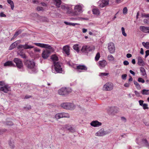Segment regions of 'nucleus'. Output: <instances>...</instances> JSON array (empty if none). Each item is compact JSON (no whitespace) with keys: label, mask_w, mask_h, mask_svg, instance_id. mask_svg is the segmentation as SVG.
<instances>
[{"label":"nucleus","mask_w":149,"mask_h":149,"mask_svg":"<svg viewBox=\"0 0 149 149\" xmlns=\"http://www.w3.org/2000/svg\"><path fill=\"white\" fill-rule=\"evenodd\" d=\"M95 49V47L93 46H90L84 45L82 46L81 51L84 54H87L89 52L94 50Z\"/></svg>","instance_id":"1"},{"label":"nucleus","mask_w":149,"mask_h":149,"mask_svg":"<svg viewBox=\"0 0 149 149\" xmlns=\"http://www.w3.org/2000/svg\"><path fill=\"white\" fill-rule=\"evenodd\" d=\"M72 91V90L70 88L63 87L58 90V93L60 95H65L71 93Z\"/></svg>","instance_id":"2"},{"label":"nucleus","mask_w":149,"mask_h":149,"mask_svg":"<svg viewBox=\"0 0 149 149\" xmlns=\"http://www.w3.org/2000/svg\"><path fill=\"white\" fill-rule=\"evenodd\" d=\"M24 65L28 68L30 69H34L35 64L33 61L27 60L24 61Z\"/></svg>","instance_id":"3"},{"label":"nucleus","mask_w":149,"mask_h":149,"mask_svg":"<svg viewBox=\"0 0 149 149\" xmlns=\"http://www.w3.org/2000/svg\"><path fill=\"white\" fill-rule=\"evenodd\" d=\"M13 61L15 63L18 68L23 70L24 66L22 61L21 59L18 58H15L14 59Z\"/></svg>","instance_id":"4"},{"label":"nucleus","mask_w":149,"mask_h":149,"mask_svg":"<svg viewBox=\"0 0 149 149\" xmlns=\"http://www.w3.org/2000/svg\"><path fill=\"white\" fill-rule=\"evenodd\" d=\"M61 105L64 109L71 110L74 109L75 108L74 104L71 103H64L61 104Z\"/></svg>","instance_id":"5"},{"label":"nucleus","mask_w":149,"mask_h":149,"mask_svg":"<svg viewBox=\"0 0 149 149\" xmlns=\"http://www.w3.org/2000/svg\"><path fill=\"white\" fill-rule=\"evenodd\" d=\"M55 70L57 73H61L62 68L61 64L59 62H54V64Z\"/></svg>","instance_id":"6"},{"label":"nucleus","mask_w":149,"mask_h":149,"mask_svg":"<svg viewBox=\"0 0 149 149\" xmlns=\"http://www.w3.org/2000/svg\"><path fill=\"white\" fill-rule=\"evenodd\" d=\"M74 68H75L77 71L79 72H84L87 70V67L84 65H79L76 66L75 67H74Z\"/></svg>","instance_id":"7"},{"label":"nucleus","mask_w":149,"mask_h":149,"mask_svg":"<svg viewBox=\"0 0 149 149\" xmlns=\"http://www.w3.org/2000/svg\"><path fill=\"white\" fill-rule=\"evenodd\" d=\"M113 84L112 83L108 82L104 85L103 89L105 91H111L113 89Z\"/></svg>","instance_id":"8"},{"label":"nucleus","mask_w":149,"mask_h":149,"mask_svg":"<svg viewBox=\"0 0 149 149\" xmlns=\"http://www.w3.org/2000/svg\"><path fill=\"white\" fill-rule=\"evenodd\" d=\"M34 44L36 46L40 47L42 48H47L50 50H53V47L51 46L48 44H46L40 43H34Z\"/></svg>","instance_id":"9"},{"label":"nucleus","mask_w":149,"mask_h":149,"mask_svg":"<svg viewBox=\"0 0 149 149\" xmlns=\"http://www.w3.org/2000/svg\"><path fill=\"white\" fill-rule=\"evenodd\" d=\"M108 49L111 54H113L115 52V47L114 45L112 42H109L108 44Z\"/></svg>","instance_id":"10"},{"label":"nucleus","mask_w":149,"mask_h":149,"mask_svg":"<svg viewBox=\"0 0 149 149\" xmlns=\"http://www.w3.org/2000/svg\"><path fill=\"white\" fill-rule=\"evenodd\" d=\"M69 117V115L68 113H58L56 114L55 116V117L57 119L63 117L68 118Z\"/></svg>","instance_id":"11"},{"label":"nucleus","mask_w":149,"mask_h":149,"mask_svg":"<svg viewBox=\"0 0 149 149\" xmlns=\"http://www.w3.org/2000/svg\"><path fill=\"white\" fill-rule=\"evenodd\" d=\"M109 2V0H100L98 3L100 4V7L101 8H103L108 5Z\"/></svg>","instance_id":"12"},{"label":"nucleus","mask_w":149,"mask_h":149,"mask_svg":"<svg viewBox=\"0 0 149 149\" xmlns=\"http://www.w3.org/2000/svg\"><path fill=\"white\" fill-rule=\"evenodd\" d=\"M107 62L105 60H103L99 61L98 65L100 68L102 69L104 68L107 64Z\"/></svg>","instance_id":"13"},{"label":"nucleus","mask_w":149,"mask_h":149,"mask_svg":"<svg viewBox=\"0 0 149 149\" xmlns=\"http://www.w3.org/2000/svg\"><path fill=\"white\" fill-rule=\"evenodd\" d=\"M28 43H26L24 45H20L18 46L17 47L18 49L23 48L24 49L32 48L34 47L31 45H28Z\"/></svg>","instance_id":"14"},{"label":"nucleus","mask_w":149,"mask_h":149,"mask_svg":"<svg viewBox=\"0 0 149 149\" xmlns=\"http://www.w3.org/2000/svg\"><path fill=\"white\" fill-rule=\"evenodd\" d=\"M10 88L7 85H5L4 86L0 87V91H2L5 93H7L10 91Z\"/></svg>","instance_id":"15"},{"label":"nucleus","mask_w":149,"mask_h":149,"mask_svg":"<svg viewBox=\"0 0 149 149\" xmlns=\"http://www.w3.org/2000/svg\"><path fill=\"white\" fill-rule=\"evenodd\" d=\"M50 50H46L43 51L42 54V56L44 58H46L49 57L50 53Z\"/></svg>","instance_id":"16"},{"label":"nucleus","mask_w":149,"mask_h":149,"mask_svg":"<svg viewBox=\"0 0 149 149\" xmlns=\"http://www.w3.org/2000/svg\"><path fill=\"white\" fill-rule=\"evenodd\" d=\"M107 133L104 131V129H102L95 134V135L97 136H102L106 135Z\"/></svg>","instance_id":"17"},{"label":"nucleus","mask_w":149,"mask_h":149,"mask_svg":"<svg viewBox=\"0 0 149 149\" xmlns=\"http://www.w3.org/2000/svg\"><path fill=\"white\" fill-rule=\"evenodd\" d=\"M140 30L144 33H149V26H141L140 27Z\"/></svg>","instance_id":"18"},{"label":"nucleus","mask_w":149,"mask_h":149,"mask_svg":"<svg viewBox=\"0 0 149 149\" xmlns=\"http://www.w3.org/2000/svg\"><path fill=\"white\" fill-rule=\"evenodd\" d=\"M82 6L81 5H77L74 7V10L76 12L77 11L81 13L82 12Z\"/></svg>","instance_id":"19"},{"label":"nucleus","mask_w":149,"mask_h":149,"mask_svg":"<svg viewBox=\"0 0 149 149\" xmlns=\"http://www.w3.org/2000/svg\"><path fill=\"white\" fill-rule=\"evenodd\" d=\"M91 125L93 127H98L101 125V123L95 120L93 121L91 123Z\"/></svg>","instance_id":"20"},{"label":"nucleus","mask_w":149,"mask_h":149,"mask_svg":"<svg viewBox=\"0 0 149 149\" xmlns=\"http://www.w3.org/2000/svg\"><path fill=\"white\" fill-rule=\"evenodd\" d=\"M70 47L68 45H65L63 47V49L65 53L67 55L70 54Z\"/></svg>","instance_id":"21"},{"label":"nucleus","mask_w":149,"mask_h":149,"mask_svg":"<svg viewBox=\"0 0 149 149\" xmlns=\"http://www.w3.org/2000/svg\"><path fill=\"white\" fill-rule=\"evenodd\" d=\"M4 66L14 67L15 65L13 63L12 61H8L4 64Z\"/></svg>","instance_id":"22"},{"label":"nucleus","mask_w":149,"mask_h":149,"mask_svg":"<svg viewBox=\"0 0 149 149\" xmlns=\"http://www.w3.org/2000/svg\"><path fill=\"white\" fill-rule=\"evenodd\" d=\"M64 127L66 130H68L70 132H73L75 131V129L70 126L65 125Z\"/></svg>","instance_id":"23"},{"label":"nucleus","mask_w":149,"mask_h":149,"mask_svg":"<svg viewBox=\"0 0 149 149\" xmlns=\"http://www.w3.org/2000/svg\"><path fill=\"white\" fill-rule=\"evenodd\" d=\"M138 64L140 66L142 65L143 64V61L142 58L141 56H139L138 58Z\"/></svg>","instance_id":"24"},{"label":"nucleus","mask_w":149,"mask_h":149,"mask_svg":"<svg viewBox=\"0 0 149 149\" xmlns=\"http://www.w3.org/2000/svg\"><path fill=\"white\" fill-rule=\"evenodd\" d=\"M51 59L54 62H54H56L55 61H58V58L56 55H52L51 57Z\"/></svg>","instance_id":"25"},{"label":"nucleus","mask_w":149,"mask_h":149,"mask_svg":"<svg viewBox=\"0 0 149 149\" xmlns=\"http://www.w3.org/2000/svg\"><path fill=\"white\" fill-rule=\"evenodd\" d=\"M54 3L56 6L58 7L59 8L61 5V0H54Z\"/></svg>","instance_id":"26"},{"label":"nucleus","mask_w":149,"mask_h":149,"mask_svg":"<svg viewBox=\"0 0 149 149\" xmlns=\"http://www.w3.org/2000/svg\"><path fill=\"white\" fill-rule=\"evenodd\" d=\"M93 13L96 15H98L100 14V12L97 8H94L92 10Z\"/></svg>","instance_id":"27"},{"label":"nucleus","mask_w":149,"mask_h":149,"mask_svg":"<svg viewBox=\"0 0 149 149\" xmlns=\"http://www.w3.org/2000/svg\"><path fill=\"white\" fill-rule=\"evenodd\" d=\"M7 1L10 5L11 9L13 10L14 8V4L13 1L11 0H7Z\"/></svg>","instance_id":"28"},{"label":"nucleus","mask_w":149,"mask_h":149,"mask_svg":"<svg viewBox=\"0 0 149 149\" xmlns=\"http://www.w3.org/2000/svg\"><path fill=\"white\" fill-rule=\"evenodd\" d=\"M73 49L75 50L77 52H79L80 51L79 48V45L76 44L74 45L73 47Z\"/></svg>","instance_id":"29"},{"label":"nucleus","mask_w":149,"mask_h":149,"mask_svg":"<svg viewBox=\"0 0 149 149\" xmlns=\"http://www.w3.org/2000/svg\"><path fill=\"white\" fill-rule=\"evenodd\" d=\"M141 93L143 95H149V90L143 89L141 91Z\"/></svg>","instance_id":"30"},{"label":"nucleus","mask_w":149,"mask_h":149,"mask_svg":"<svg viewBox=\"0 0 149 149\" xmlns=\"http://www.w3.org/2000/svg\"><path fill=\"white\" fill-rule=\"evenodd\" d=\"M108 59L109 61H114L115 58L111 54L109 55L108 56Z\"/></svg>","instance_id":"31"},{"label":"nucleus","mask_w":149,"mask_h":149,"mask_svg":"<svg viewBox=\"0 0 149 149\" xmlns=\"http://www.w3.org/2000/svg\"><path fill=\"white\" fill-rule=\"evenodd\" d=\"M64 23L66 25H69L70 26H75L76 25L79 24L78 23H72L70 22H64Z\"/></svg>","instance_id":"32"},{"label":"nucleus","mask_w":149,"mask_h":149,"mask_svg":"<svg viewBox=\"0 0 149 149\" xmlns=\"http://www.w3.org/2000/svg\"><path fill=\"white\" fill-rule=\"evenodd\" d=\"M100 57V53L99 52H97L95 57V60L96 61H97L99 60Z\"/></svg>","instance_id":"33"},{"label":"nucleus","mask_w":149,"mask_h":149,"mask_svg":"<svg viewBox=\"0 0 149 149\" xmlns=\"http://www.w3.org/2000/svg\"><path fill=\"white\" fill-rule=\"evenodd\" d=\"M134 84L137 89H139L141 88L140 86L137 81H134Z\"/></svg>","instance_id":"34"},{"label":"nucleus","mask_w":149,"mask_h":149,"mask_svg":"<svg viewBox=\"0 0 149 149\" xmlns=\"http://www.w3.org/2000/svg\"><path fill=\"white\" fill-rule=\"evenodd\" d=\"M17 45V43L15 42H14L12 44V45L10 46L9 49H12L15 47Z\"/></svg>","instance_id":"35"},{"label":"nucleus","mask_w":149,"mask_h":149,"mask_svg":"<svg viewBox=\"0 0 149 149\" xmlns=\"http://www.w3.org/2000/svg\"><path fill=\"white\" fill-rule=\"evenodd\" d=\"M19 54L21 57L22 58H26V56L25 54L23 52H20L19 53Z\"/></svg>","instance_id":"36"},{"label":"nucleus","mask_w":149,"mask_h":149,"mask_svg":"<svg viewBox=\"0 0 149 149\" xmlns=\"http://www.w3.org/2000/svg\"><path fill=\"white\" fill-rule=\"evenodd\" d=\"M143 46L147 49H149V42H146L145 43L144 42L142 43Z\"/></svg>","instance_id":"37"},{"label":"nucleus","mask_w":149,"mask_h":149,"mask_svg":"<svg viewBox=\"0 0 149 149\" xmlns=\"http://www.w3.org/2000/svg\"><path fill=\"white\" fill-rule=\"evenodd\" d=\"M141 16L142 17H149V13L146 14L145 13H143L142 14Z\"/></svg>","instance_id":"38"},{"label":"nucleus","mask_w":149,"mask_h":149,"mask_svg":"<svg viewBox=\"0 0 149 149\" xmlns=\"http://www.w3.org/2000/svg\"><path fill=\"white\" fill-rule=\"evenodd\" d=\"M109 74V73H106L104 72L100 73L99 74V75L100 76L102 77L104 76H106Z\"/></svg>","instance_id":"39"},{"label":"nucleus","mask_w":149,"mask_h":149,"mask_svg":"<svg viewBox=\"0 0 149 149\" xmlns=\"http://www.w3.org/2000/svg\"><path fill=\"white\" fill-rule=\"evenodd\" d=\"M127 9L126 7H125L123 8V13L124 14H127Z\"/></svg>","instance_id":"40"},{"label":"nucleus","mask_w":149,"mask_h":149,"mask_svg":"<svg viewBox=\"0 0 149 149\" xmlns=\"http://www.w3.org/2000/svg\"><path fill=\"white\" fill-rule=\"evenodd\" d=\"M121 30L123 35L125 36H127V34L125 32V29L123 27H122L121 28Z\"/></svg>","instance_id":"41"},{"label":"nucleus","mask_w":149,"mask_h":149,"mask_svg":"<svg viewBox=\"0 0 149 149\" xmlns=\"http://www.w3.org/2000/svg\"><path fill=\"white\" fill-rule=\"evenodd\" d=\"M138 81L142 83H144L145 82L144 80L141 78H139L138 79Z\"/></svg>","instance_id":"42"},{"label":"nucleus","mask_w":149,"mask_h":149,"mask_svg":"<svg viewBox=\"0 0 149 149\" xmlns=\"http://www.w3.org/2000/svg\"><path fill=\"white\" fill-rule=\"evenodd\" d=\"M21 33V31L20 30H19L18 31H16L15 33L14 37H16L19 34H20Z\"/></svg>","instance_id":"43"},{"label":"nucleus","mask_w":149,"mask_h":149,"mask_svg":"<svg viewBox=\"0 0 149 149\" xmlns=\"http://www.w3.org/2000/svg\"><path fill=\"white\" fill-rule=\"evenodd\" d=\"M143 22L144 23L149 24V19H144Z\"/></svg>","instance_id":"44"},{"label":"nucleus","mask_w":149,"mask_h":149,"mask_svg":"<svg viewBox=\"0 0 149 149\" xmlns=\"http://www.w3.org/2000/svg\"><path fill=\"white\" fill-rule=\"evenodd\" d=\"M142 106L143 109H144L148 108V104H144Z\"/></svg>","instance_id":"45"},{"label":"nucleus","mask_w":149,"mask_h":149,"mask_svg":"<svg viewBox=\"0 0 149 149\" xmlns=\"http://www.w3.org/2000/svg\"><path fill=\"white\" fill-rule=\"evenodd\" d=\"M134 93H135L137 97H139L140 96V93L137 91H135Z\"/></svg>","instance_id":"46"},{"label":"nucleus","mask_w":149,"mask_h":149,"mask_svg":"<svg viewBox=\"0 0 149 149\" xmlns=\"http://www.w3.org/2000/svg\"><path fill=\"white\" fill-rule=\"evenodd\" d=\"M0 17H6V15L4 14L3 12H1L0 13Z\"/></svg>","instance_id":"47"},{"label":"nucleus","mask_w":149,"mask_h":149,"mask_svg":"<svg viewBox=\"0 0 149 149\" xmlns=\"http://www.w3.org/2000/svg\"><path fill=\"white\" fill-rule=\"evenodd\" d=\"M127 75L126 74H123L122 76V78L123 79H125L127 77Z\"/></svg>","instance_id":"48"},{"label":"nucleus","mask_w":149,"mask_h":149,"mask_svg":"<svg viewBox=\"0 0 149 149\" xmlns=\"http://www.w3.org/2000/svg\"><path fill=\"white\" fill-rule=\"evenodd\" d=\"M5 85V83L3 81H0V86H4Z\"/></svg>","instance_id":"49"},{"label":"nucleus","mask_w":149,"mask_h":149,"mask_svg":"<svg viewBox=\"0 0 149 149\" xmlns=\"http://www.w3.org/2000/svg\"><path fill=\"white\" fill-rule=\"evenodd\" d=\"M142 75L145 77H147V74L146 73V71H143L141 72Z\"/></svg>","instance_id":"50"},{"label":"nucleus","mask_w":149,"mask_h":149,"mask_svg":"<svg viewBox=\"0 0 149 149\" xmlns=\"http://www.w3.org/2000/svg\"><path fill=\"white\" fill-rule=\"evenodd\" d=\"M31 15L33 16H35L36 17H39L40 16L37 13H33L31 14Z\"/></svg>","instance_id":"51"},{"label":"nucleus","mask_w":149,"mask_h":149,"mask_svg":"<svg viewBox=\"0 0 149 149\" xmlns=\"http://www.w3.org/2000/svg\"><path fill=\"white\" fill-rule=\"evenodd\" d=\"M37 10L38 11L42 10H43V8L42 7H37Z\"/></svg>","instance_id":"52"},{"label":"nucleus","mask_w":149,"mask_h":149,"mask_svg":"<svg viewBox=\"0 0 149 149\" xmlns=\"http://www.w3.org/2000/svg\"><path fill=\"white\" fill-rule=\"evenodd\" d=\"M123 64L125 65H127L129 64V63L127 61H125L123 62Z\"/></svg>","instance_id":"53"},{"label":"nucleus","mask_w":149,"mask_h":149,"mask_svg":"<svg viewBox=\"0 0 149 149\" xmlns=\"http://www.w3.org/2000/svg\"><path fill=\"white\" fill-rule=\"evenodd\" d=\"M34 51L36 52H39L40 51V50L39 49L37 48H35L34 49Z\"/></svg>","instance_id":"54"},{"label":"nucleus","mask_w":149,"mask_h":149,"mask_svg":"<svg viewBox=\"0 0 149 149\" xmlns=\"http://www.w3.org/2000/svg\"><path fill=\"white\" fill-rule=\"evenodd\" d=\"M146 54L145 57H146L149 55V50L146 51Z\"/></svg>","instance_id":"55"},{"label":"nucleus","mask_w":149,"mask_h":149,"mask_svg":"<svg viewBox=\"0 0 149 149\" xmlns=\"http://www.w3.org/2000/svg\"><path fill=\"white\" fill-rule=\"evenodd\" d=\"M139 102L140 105L141 106H142L143 105V101L142 100H139Z\"/></svg>","instance_id":"56"},{"label":"nucleus","mask_w":149,"mask_h":149,"mask_svg":"<svg viewBox=\"0 0 149 149\" xmlns=\"http://www.w3.org/2000/svg\"><path fill=\"white\" fill-rule=\"evenodd\" d=\"M32 1L33 3H39V1L37 0H33Z\"/></svg>","instance_id":"57"},{"label":"nucleus","mask_w":149,"mask_h":149,"mask_svg":"<svg viewBox=\"0 0 149 149\" xmlns=\"http://www.w3.org/2000/svg\"><path fill=\"white\" fill-rule=\"evenodd\" d=\"M126 56L127 58H130L132 57V55L131 54L129 53L127 54Z\"/></svg>","instance_id":"58"},{"label":"nucleus","mask_w":149,"mask_h":149,"mask_svg":"<svg viewBox=\"0 0 149 149\" xmlns=\"http://www.w3.org/2000/svg\"><path fill=\"white\" fill-rule=\"evenodd\" d=\"M123 1L122 0H115V1L117 3H120L122 2Z\"/></svg>","instance_id":"59"},{"label":"nucleus","mask_w":149,"mask_h":149,"mask_svg":"<svg viewBox=\"0 0 149 149\" xmlns=\"http://www.w3.org/2000/svg\"><path fill=\"white\" fill-rule=\"evenodd\" d=\"M130 85L128 83H125L124 84V86L125 87H128Z\"/></svg>","instance_id":"60"},{"label":"nucleus","mask_w":149,"mask_h":149,"mask_svg":"<svg viewBox=\"0 0 149 149\" xmlns=\"http://www.w3.org/2000/svg\"><path fill=\"white\" fill-rule=\"evenodd\" d=\"M87 31V30L86 29L83 28L82 29V32L83 33H85Z\"/></svg>","instance_id":"61"},{"label":"nucleus","mask_w":149,"mask_h":149,"mask_svg":"<svg viewBox=\"0 0 149 149\" xmlns=\"http://www.w3.org/2000/svg\"><path fill=\"white\" fill-rule=\"evenodd\" d=\"M140 71L141 72L145 71V70L143 68H141L140 69Z\"/></svg>","instance_id":"62"},{"label":"nucleus","mask_w":149,"mask_h":149,"mask_svg":"<svg viewBox=\"0 0 149 149\" xmlns=\"http://www.w3.org/2000/svg\"><path fill=\"white\" fill-rule=\"evenodd\" d=\"M140 53L141 54H143V50L142 48H141V51Z\"/></svg>","instance_id":"63"},{"label":"nucleus","mask_w":149,"mask_h":149,"mask_svg":"<svg viewBox=\"0 0 149 149\" xmlns=\"http://www.w3.org/2000/svg\"><path fill=\"white\" fill-rule=\"evenodd\" d=\"M130 72L131 74H132L133 75H135V73L132 70H130Z\"/></svg>","instance_id":"64"}]
</instances>
